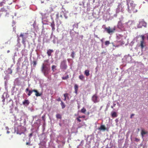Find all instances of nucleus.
<instances>
[{"mask_svg":"<svg viewBox=\"0 0 148 148\" xmlns=\"http://www.w3.org/2000/svg\"><path fill=\"white\" fill-rule=\"evenodd\" d=\"M110 44V42L109 41H106L105 42V45H108Z\"/></svg>","mask_w":148,"mask_h":148,"instance_id":"27","label":"nucleus"},{"mask_svg":"<svg viewBox=\"0 0 148 148\" xmlns=\"http://www.w3.org/2000/svg\"><path fill=\"white\" fill-rule=\"evenodd\" d=\"M53 52V51L52 49H49L47 50V53L48 56H51V53Z\"/></svg>","mask_w":148,"mask_h":148,"instance_id":"12","label":"nucleus"},{"mask_svg":"<svg viewBox=\"0 0 148 148\" xmlns=\"http://www.w3.org/2000/svg\"><path fill=\"white\" fill-rule=\"evenodd\" d=\"M127 4L128 5V11L131 12L132 11L134 13H136L137 11L138 6L134 3V2L131 0H126Z\"/></svg>","mask_w":148,"mask_h":148,"instance_id":"1","label":"nucleus"},{"mask_svg":"<svg viewBox=\"0 0 148 148\" xmlns=\"http://www.w3.org/2000/svg\"><path fill=\"white\" fill-rule=\"evenodd\" d=\"M56 66L53 65L52 66V70L53 71H54V70H56Z\"/></svg>","mask_w":148,"mask_h":148,"instance_id":"24","label":"nucleus"},{"mask_svg":"<svg viewBox=\"0 0 148 148\" xmlns=\"http://www.w3.org/2000/svg\"><path fill=\"white\" fill-rule=\"evenodd\" d=\"M75 53L74 51H73L71 54V56L73 58H74V55H75Z\"/></svg>","mask_w":148,"mask_h":148,"instance_id":"25","label":"nucleus"},{"mask_svg":"<svg viewBox=\"0 0 148 148\" xmlns=\"http://www.w3.org/2000/svg\"><path fill=\"white\" fill-rule=\"evenodd\" d=\"M25 34H27L26 33H25Z\"/></svg>","mask_w":148,"mask_h":148,"instance_id":"48","label":"nucleus"},{"mask_svg":"<svg viewBox=\"0 0 148 148\" xmlns=\"http://www.w3.org/2000/svg\"><path fill=\"white\" fill-rule=\"evenodd\" d=\"M147 133L148 132L147 131H145L143 130H142L141 131V134L143 136L145 134H147Z\"/></svg>","mask_w":148,"mask_h":148,"instance_id":"18","label":"nucleus"},{"mask_svg":"<svg viewBox=\"0 0 148 148\" xmlns=\"http://www.w3.org/2000/svg\"><path fill=\"white\" fill-rule=\"evenodd\" d=\"M97 98L98 97L96 95H95L93 96L92 97V99L94 103H95L98 102V101L97 99Z\"/></svg>","mask_w":148,"mask_h":148,"instance_id":"7","label":"nucleus"},{"mask_svg":"<svg viewBox=\"0 0 148 148\" xmlns=\"http://www.w3.org/2000/svg\"><path fill=\"white\" fill-rule=\"evenodd\" d=\"M145 35L147 36V39L148 40V33H147L145 34Z\"/></svg>","mask_w":148,"mask_h":148,"instance_id":"38","label":"nucleus"},{"mask_svg":"<svg viewBox=\"0 0 148 148\" xmlns=\"http://www.w3.org/2000/svg\"><path fill=\"white\" fill-rule=\"evenodd\" d=\"M56 16L57 18H58L59 17V14L58 13L56 14Z\"/></svg>","mask_w":148,"mask_h":148,"instance_id":"39","label":"nucleus"},{"mask_svg":"<svg viewBox=\"0 0 148 148\" xmlns=\"http://www.w3.org/2000/svg\"><path fill=\"white\" fill-rule=\"evenodd\" d=\"M9 50L8 51V52H9Z\"/></svg>","mask_w":148,"mask_h":148,"instance_id":"46","label":"nucleus"},{"mask_svg":"<svg viewBox=\"0 0 148 148\" xmlns=\"http://www.w3.org/2000/svg\"><path fill=\"white\" fill-rule=\"evenodd\" d=\"M33 92H35V95L36 97L40 96L42 95L41 93H39L38 91L35 89L33 90Z\"/></svg>","mask_w":148,"mask_h":148,"instance_id":"8","label":"nucleus"},{"mask_svg":"<svg viewBox=\"0 0 148 148\" xmlns=\"http://www.w3.org/2000/svg\"><path fill=\"white\" fill-rule=\"evenodd\" d=\"M123 10H122V9H121V11H122Z\"/></svg>","mask_w":148,"mask_h":148,"instance_id":"47","label":"nucleus"},{"mask_svg":"<svg viewBox=\"0 0 148 148\" xmlns=\"http://www.w3.org/2000/svg\"><path fill=\"white\" fill-rule=\"evenodd\" d=\"M50 8V13L53 11V8L51 7Z\"/></svg>","mask_w":148,"mask_h":148,"instance_id":"35","label":"nucleus"},{"mask_svg":"<svg viewBox=\"0 0 148 148\" xmlns=\"http://www.w3.org/2000/svg\"><path fill=\"white\" fill-rule=\"evenodd\" d=\"M6 77H5V78H4L5 79H6Z\"/></svg>","mask_w":148,"mask_h":148,"instance_id":"45","label":"nucleus"},{"mask_svg":"<svg viewBox=\"0 0 148 148\" xmlns=\"http://www.w3.org/2000/svg\"><path fill=\"white\" fill-rule=\"evenodd\" d=\"M79 118H85V116H84V115H83L82 116H79Z\"/></svg>","mask_w":148,"mask_h":148,"instance_id":"34","label":"nucleus"},{"mask_svg":"<svg viewBox=\"0 0 148 148\" xmlns=\"http://www.w3.org/2000/svg\"><path fill=\"white\" fill-rule=\"evenodd\" d=\"M117 116V113L116 112H114L112 113L111 116L112 117H116Z\"/></svg>","mask_w":148,"mask_h":148,"instance_id":"16","label":"nucleus"},{"mask_svg":"<svg viewBox=\"0 0 148 148\" xmlns=\"http://www.w3.org/2000/svg\"><path fill=\"white\" fill-rule=\"evenodd\" d=\"M14 24L13 25H12L13 27H14Z\"/></svg>","mask_w":148,"mask_h":148,"instance_id":"42","label":"nucleus"},{"mask_svg":"<svg viewBox=\"0 0 148 148\" xmlns=\"http://www.w3.org/2000/svg\"><path fill=\"white\" fill-rule=\"evenodd\" d=\"M134 114H132L131 115V116H130V118H132V117L134 116Z\"/></svg>","mask_w":148,"mask_h":148,"instance_id":"41","label":"nucleus"},{"mask_svg":"<svg viewBox=\"0 0 148 148\" xmlns=\"http://www.w3.org/2000/svg\"><path fill=\"white\" fill-rule=\"evenodd\" d=\"M101 41H102V40H101Z\"/></svg>","mask_w":148,"mask_h":148,"instance_id":"49","label":"nucleus"},{"mask_svg":"<svg viewBox=\"0 0 148 148\" xmlns=\"http://www.w3.org/2000/svg\"><path fill=\"white\" fill-rule=\"evenodd\" d=\"M61 103L60 104L62 106V109H64L65 108L66 106L64 102L62 101H61Z\"/></svg>","mask_w":148,"mask_h":148,"instance_id":"20","label":"nucleus"},{"mask_svg":"<svg viewBox=\"0 0 148 148\" xmlns=\"http://www.w3.org/2000/svg\"><path fill=\"white\" fill-rule=\"evenodd\" d=\"M24 33H21V34L19 36V37H22V42L23 44L24 45L25 47V40L27 38V37H24Z\"/></svg>","mask_w":148,"mask_h":148,"instance_id":"6","label":"nucleus"},{"mask_svg":"<svg viewBox=\"0 0 148 148\" xmlns=\"http://www.w3.org/2000/svg\"><path fill=\"white\" fill-rule=\"evenodd\" d=\"M86 110L85 108H83L81 110V112L83 113H85Z\"/></svg>","mask_w":148,"mask_h":148,"instance_id":"21","label":"nucleus"},{"mask_svg":"<svg viewBox=\"0 0 148 148\" xmlns=\"http://www.w3.org/2000/svg\"><path fill=\"white\" fill-rule=\"evenodd\" d=\"M68 93H65L64 94V101H66V98L69 99V97L68 96Z\"/></svg>","mask_w":148,"mask_h":148,"instance_id":"15","label":"nucleus"},{"mask_svg":"<svg viewBox=\"0 0 148 148\" xmlns=\"http://www.w3.org/2000/svg\"><path fill=\"white\" fill-rule=\"evenodd\" d=\"M33 92V90H29L28 92V93L27 94V95L28 96H30L31 95V94Z\"/></svg>","mask_w":148,"mask_h":148,"instance_id":"23","label":"nucleus"},{"mask_svg":"<svg viewBox=\"0 0 148 148\" xmlns=\"http://www.w3.org/2000/svg\"><path fill=\"white\" fill-rule=\"evenodd\" d=\"M69 77V76L68 75H66V76L65 77H62V79L63 80H66L68 79Z\"/></svg>","mask_w":148,"mask_h":148,"instance_id":"22","label":"nucleus"},{"mask_svg":"<svg viewBox=\"0 0 148 148\" xmlns=\"http://www.w3.org/2000/svg\"><path fill=\"white\" fill-rule=\"evenodd\" d=\"M32 136V133H31V134H29V139H30L31 138Z\"/></svg>","mask_w":148,"mask_h":148,"instance_id":"32","label":"nucleus"},{"mask_svg":"<svg viewBox=\"0 0 148 148\" xmlns=\"http://www.w3.org/2000/svg\"><path fill=\"white\" fill-rule=\"evenodd\" d=\"M79 118H79V116L78 117H77V118H76V119L77 120V121L78 122H80L81 121V119H79Z\"/></svg>","mask_w":148,"mask_h":148,"instance_id":"28","label":"nucleus"},{"mask_svg":"<svg viewBox=\"0 0 148 148\" xmlns=\"http://www.w3.org/2000/svg\"><path fill=\"white\" fill-rule=\"evenodd\" d=\"M140 36L141 38V40L140 41V46L141 49H142L145 46V43L144 41L145 36L143 35H141Z\"/></svg>","mask_w":148,"mask_h":148,"instance_id":"3","label":"nucleus"},{"mask_svg":"<svg viewBox=\"0 0 148 148\" xmlns=\"http://www.w3.org/2000/svg\"><path fill=\"white\" fill-rule=\"evenodd\" d=\"M46 65V64L45 65L44 64H43L41 68V70L42 73L46 76L48 75L50 70V67L47 66Z\"/></svg>","mask_w":148,"mask_h":148,"instance_id":"2","label":"nucleus"},{"mask_svg":"<svg viewBox=\"0 0 148 148\" xmlns=\"http://www.w3.org/2000/svg\"><path fill=\"white\" fill-rule=\"evenodd\" d=\"M33 65L35 66L36 64V61H34L33 62Z\"/></svg>","mask_w":148,"mask_h":148,"instance_id":"33","label":"nucleus"},{"mask_svg":"<svg viewBox=\"0 0 148 148\" xmlns=\"http://www.w3.org/2000/svg\"><path fill=\"white\" fill-rule=\"evenodd\" d=\"M122 4H120L119 5L118 8H121L122 7Z\"/></svg>","mask_w":148,"mask_h":148,"instance_id":"36","label":"nucleus"},{"mask_svg":"<svg viewBox=\"0 0 148 148\" xmlns=\"http://www.w3.org/2000/svg\"><path fill=\"white\" fill-rule=\"evenodd\" d=\"M119 29H121L123 27V25L121 21H119V22L118 25H117Z\"/></svg>","mask_w":148,"mask_h":148,"instance_id":"10","label":"nucleus"},{"mask_svg":"<svg viewBox=\"0 0 148 148\" xmlns=\"http://www.w3.org/2000/svg\"><path fill=\"white\" fill-rule=\"evenodd\" d=\"M86 76H88L90 75L89 71L88 70H86L84 72Z\"/></svg>","mask_w":148,"mask_h":148,"instance_id":"17","label":"nucleus"},{"mask_svg":"<svg viewBox=\"0 0 148 148\" xmlns=\"http://www.w3.org/2000/svg\"><path fill=\"white\" fill-rule=\"evenodd\" d=\"M30 142H28L26 143V145H32V144H30Z\"/></svg>","mask_w":148,"mask_h":148,"instance_id":"30","label":"nucleus"},{"mask_svg":"<svg viewBox=\"0 0 148 148\" xmlns=\"http://www.w3.org/2000/svg\"><path fill=\"white\" fill-rule=\"evenodd\" d=\"M51 26L52 27V30L53 32L55 30V24L54 21L51 23Z\"/></svg>","mask_w":148,"mask_h":148,"instance_id":"11","label":"nucleus"},{"mask_svg":"<svg viewBox=\"0 0 148 148\" xmlns=\"http://www.w3.org/2000/svg\"><path fill=\"white\" fill-rule=\"evenodd\" d=\"M78 88V86L77 84H75L74 86V89H75V92L77 94V91Z\"/></svg>","mask_w":148,"mask_h":148,"instance_id":"14","label":"nucleus"},{"mask_svg":"<svg viewBox=\"0 0 148 148\" xmlns=\"http://www.w3.org/2000/svg\"><path fill=\"white\" fill-rule=\"evenodd\" d=\"M45 115H43L42 116V119L44 121H45Z\"/></svg>","mask_w":148,"mask_h":148,"instance_id":"29","label":"nucleus"},{"mask_svg":"<svg viewBox=\"0 0 148 148\" xmlns=\"http://www.w3.org/2000/svg\"><path fill=\"white\" fill-rule=\"evenodd\" d=\"M23 103L24 105H28L29 103V100L27 99H25L23 102Z\"/></svg>","mask_w":148,"mask_h":148,"instance_id":"13","label":"nucleus"},{"mask_svg":"<svg viewBox=\"0 0 148 148\" xmlns=\"http://www.w3.org/2000/svg\"><path fill=\"white\" fill-rule=\"evenodd\" d=\"M111 108H113V107L112 106H111Z\"/></svg>","mask_w":148,"mask_h":148,"instance_id":"44","label":"nucleus"},{"mask_svg":"<svg viewBox=\"0 0 148 148\" xmlns=\"http://www.w3.org/2000/svg\"><path fill=\"white\" fill-rule=\"evenodd\" d=\"M9 131H8L7 132V133H9Z\"/></svg>","mask_w":148,"mask_h":148,"instance_id":"43","label":"nucleus"},{"mask_svg":"<svg viewBox=\"0 0 148 148\" xmlns=\"http://www.w3.org/2000/svg\"><path fill=\"white\" fill-rule=\"evenodd\" d=\"M84 78V77L82 75H81L79 76V78L82 80H83Z\"/></svg>","mask_w":148,"mask_h":148,"instance_id":"26","label":"nucleus"},{"mask_svg":"<svg viewBox=\"0 0 148 148\" xmlns=\"http://www.w3.org/2000/svg\"><path fill=\"white\" fill-rule=\"evenodd\" d=\"M99 129L101 130H103L105 131L106 130L107 131H108V129L107 128H106L104 125H101L100 127L99 128Z\"/></svg>","mask_w":148,"mask_h":148,"instance_id":"9","label":"nucleus"},{"mask_svg":"<svg viewBox=\"0 0 148 148\" xmlns=\"http://www.w3.org/2000/svg\"><path fill=\"white\" fill-rule=\"evenodd\" d=\"M29 88H27L26 89V90H25V92H27V91H29Z\"/></svg>","mask_w":148,"mask_h":148,"instance_id":"37","label":"nucleus"},{"mask_svg":"<svg viewBox=\"0 0 148 148\" xmlns=\"http://www.w3.org/2000/svg\"><path fill=\"white\" fill-rule=\"evenodd\" d=\"M60 66L61 68L63 70H65L67 69V66L66 64V60H64L61 62Z\"/></svg>","mask_w":148,"mask_h":148,"instance_id":"4","label":"nucleus"},{"mask_svg":"<svg viewBox=\"0 0 148 148\" xmlns=\"http://www.w3.org/2000/svg\"><path fill=\"white\" fill-rule=\"evenodd\" d=\"M57 100L58 101H61V99H60V98H58V99Z\"/></svg>","mask_w":148,"mask_h":148,"instance_id":"40","label":"nucleus"},{"mask_svg":"<svg viewBox=\"0 0 148 148\" xmlns=\"http://www.w3.org/2000/svg\"><path fill=\"white\" fill-rule=\"evenodd\" d=\"M135 140L137 142H138L140 140V139L136 138H135Z\"/></svg>","mask_w":148,"mask_h":148,"instance_id":"31","label":"nucleus"},{"mask_svg":"<svg viewBox=\"0 0 148 148\" xmlns=\"http://www.w3.org/2000/svg\"><path fill=\"white\" fill-rule=\"evenodd\" d=\"M56 117L57 119H61L62 118V116L60 114H58L56 115Z\"/></svg>","mask_w":148,"mask_h":148,"instance_id":"19","label":"nucleus"},{"mask_svg":"<svg viewBox=\"0 0 148 148\" xmlns=\"http://www.w3.org/2000/svg\"><path fill=\"white\" fill-rule=\"evenodd\" d=\"M105 30L108 33L110 34L114 32L115 30V27H114L113 29H111L110 27H108L105 28Z\"/></svg>","mask_w":148,"mask_h":148,"instance_id":"5","label":"nucleus"}]
</instances>
